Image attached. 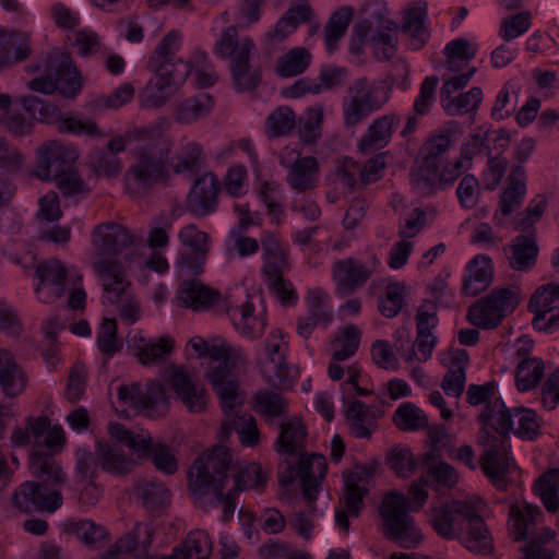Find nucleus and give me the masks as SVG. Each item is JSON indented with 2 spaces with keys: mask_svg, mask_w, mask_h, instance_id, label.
<instances>
[{
  "mask_svg": "<svg viewBox=\"0 0 559 559\" xmlns=\"http://www.w3.org/2000/svg\"><path fill=\"white\" fill-rule=\"evenodd\" d=\"M20 102L33 119L39 122H58L60 124V121L62 120L61 112L59 108L51 103L34 95L22 96Z\"/></svg>",
  "mask_w": 559,
  "mask_h": 559,
  "instance_id": "nucleus-52",
  "label": "nucleus"
},
{
  "mask_svg": "<svg viewBox=\"0 0 559 559\" xmlns=\"http://www.w3.org/2000/svg\"><path fill=\"white\" fill-rule=\"evenodd\" d=\"M360 342V331L355 325L345 326L338 336L332 341L334 348L332 359L343 361L352 357L358 349Z\"/></svg>",
  "mask_w": 559,
  "mask_h": 559,
  "instance_id": "nucleus-55",
  "label": "nucleus"
},
{
  "mask_svg": "<svg viewBox=\"0 0 559 559\" xmlns=\"http://www.w3.org/2000/svg\"><path fill=\"white\" fill-rule=\"evenodd\" d=\"M29 471L36 478L34 480L47 492H61L67 483V474L52 454L43 450H35L29 455Z\"/></svg>",
  "mask_w": 559,
  "mask_h": 559,
  "instance_id": "nucleus-18",
  "label": "nucleus"
},
{
  "mask_svg": "<svg viewBox=\"0 0 559 559\" xmlns=\"http://www.w3.org/2000/svg\"><path fill=\"white\" fill-rule=\"evenodd\" d=\"M55 183L64 198L85 197L91 191L75 165L59 177Z\"/></svg>",
  "mask_w": 559,
  "mask_h": 559,
  "instance_id": "nucleus-61",
  "label": "nucleus"
},
{
  "mask_svg": "<svg viewBox=\"0 0 559 559\" xmlns=\"http://www.w3.org/2000/svg\"><path fill=\"white\" fill-rule=\"evenodd\" d=\"M513 419V409L510 411L501 397L495 399L492 404H487L478 416V420L483 424L481 428L491 427L499 435L498 438L502 439H508L509 432L514 430Z\"/></svg>",
  "mask_w": 559,
  "mask_h": 559,
  "instance_id": "nucleus-28",
  "label": "nucleus"
},
{
  "mask_svg": "<svg viewBox=\"0 0 559 559\" xmlns=\"http://www.w3.org/2000/svg\"><path fill=\"white\" fill-rule=\"evenodd\" d=\"M267 131L272 136H282L296 127V115L288 106L276 108L266 120Z\"/></svg>",
  "mask_w": 559,
  "mask_h": 559,
  "instance_id": "nucleus-62",
  "label": "nucleus"
},
{
  "mask_svg": "<svg viewBox=\"0 0 559 559\" xmlns=\"http://www.w3.org/2000/svg\"><path fill=\"white\" fill-rule=\"evenodd\" d=\"M452 145L450 134L430 136L420 147L417 168L412 173V181L416 188L425 193L436 189V176L447 162L445 154Z\"/></svg>",
  "mask_w": 559,
  "mask_h": 559,
  "instance_id": "nucleus-10",
  "label": "nucleus"
},
{
  "mask_svg": "<svg viewBox=\"0 0 559 559\" xmlns=\"http://www.w3.org/2000/svg\"><path fill=\"white\" fill-rule=\"evenodd\" d=\"M231 466L229 450L224 445H215L195 459L189 471V489L195 504L204 511L223 506L224 522L231 519L239 491L263 487L266 481L261 464L253 462L241 468L235 478V486L224 495L223 489Z\"/></svg>",
  "mask_w": 559,
  "mask_h": 559,
  "instance_id": "nucleus-1",
  "label": "nucleus"
},
{
  "mask_svg": "<svg viewBox=\"0 0 559 559\" xmlns=\"http://www.w3.org/2000/svg\"><path fill=\"white\" fill-rule=\"evenodd\" d=\"M467 276L463 281L462 293L477 296L485 292L493 278L491 260L484 255L475 257L467 265Z\"/></svg>",
  "mask_w": 559,
  "mask_h": 559,
  "instance_id": "nucleus-26",
  "label": "nucleus"
},
{
  "mask_svg": "<svg viewBox=\"0 0 559 559\" xmlns=\"http://www.w3.org/2000/svg\"><path fill=\"white\" fill-rule=\"evenodd\" d=\"M36 274L40 281L36 287V293L39 292L40 285L48 283L51 286L52 295L56 299L64 294L67 267L58 260H49L40 263L36 269Z\"/></svg>",
  "mask_w": 559,
  "mask_h": 559,
  "instance_id": "nucleus-40",
  "label": "nucleus"
},
{
  "mask_svg": "<svg viewBox=\"0 0 559 559\" xmlns=\"http://www.w3.org/2000/svg\"><path fill=\"white\" fill-rule=\"evenodd\" d=\"M229 70L231 85L238 93H251L262 82L261 68L251 62V57L229 63Z\"/></svg>",
  "mask_w": 559,
  "mask_h": 559,
  "instance_id": "nucleus-33",
  "label": "nucleus"
},
{
  "mask_svg": "<svg viewBox=\"0 0 559 559\" xmlns=\"http://www.w3.org/2000/svg\"><path fill=\"white\" fill-rule=\"evenodd\" d=\"M1 36L5 39L0 49V70L14 63L26 60L32 49L28 41L15 33H7L2 29Z\"/></svg>",
  "mask_w": 559,
  "mask_h": 559,
  "instance_id": "nucleus-39",
  "label": "nucleus"
},
{
  "mask_svg": "<svg viewBox=\"0 0 559 559\" xmlns=\"http://www.w3.org/2000/svg\"><path fill=\"white\" fill-rule=\"evenodd\" d=\"M483 99V91L480 87H473L467 93L447 99L442 103V107L450 116L464 115L475 112Z\"/></svg>",
  "mask_w": 559,
  "mask_h": 559,
  "instance_id": "nucleus-56",
  "label": "nucleus"
},
{
  "mask_svg": "<svg viewBox=\"0 0 559 559\" xmlns=\"http://www.w3.org/2000/svg\"><path fill=\"white\" fill-rule=\"evenodd\" d=\"M535 487L545 508L556 512L559 508V469L551 468L544 473L536 481Z\"/></svg>",
  "mask_w": 559,
  "mask_h": 559,
  "instance_id": "nucleus-53",
  "label": "nucleus"
},
{
  "mask_svg": "<svg viewBox=\"0 0 559 559\" xmlns=\"http://www.w3.org/2000/svg\"><path fill=\"white\" fill-rule=\"evenodd\" d=\"M92 242L102 260H110L109 257L120 254L124 249L134 243L135 237L121 224L107 222L97 225L92 233Z\"/></svg>",
  "mask_w": 559,
  "mask_h": 559,
  "instance_id": "nucleus-17",
  "label": "nucleus"
},
{
  "mask_svg": "<svg viewBox=\"0 0 559 559\" xmlns=\"http://www.w3.org/2000/svg\"><path fill=\"white\" fill-rule=\"evenodd\" d=\"M318 170L317 159L312 156H307L296 159L293 164L288 182L290 187L300 192L314 187V174Z\"/></svg>",
  "mask_w": 559,
  "mask_h": 559,
  "instance_id": "nucleus-47",
  "label": "nucleus"
},
{
  "mask_svg": "<svg viewBox=\"0 0 559 559\" xmlns=\"http://www.w3.org/2000/svg\"><path fill=\"white\" fill-rule=\"evenodd\" d=\"M94 270L100 278L105 298L119 305L118 312L122 320L134 323L140 318V305L129 290L127 272L117 260L94 262Z\"/></svg>",
  "mask_w": 559,
  "mask_h": 559,
  "instance_id": "nucleus-5",
  "label": "nucleus"
},
{
  "mask_svg": "<svg viewBox=\"0 0 559 559\" xmlns=\"http://www.w3.org/2000/svg\"><path fill=\"white\" fill-rule=\"evenodd\" d=\"M354 10L352 7H342L334 11L324 25V43L328 51L337 49L338 41L344 37L353 20Z\"/></svg>",
  "mask_w": 559,
  "mask_h": 559,
  "instance_id": "nucleus-37",
  "label": "nucleus"
},
{
  "mask_svg": "<svg viewBox=\"0 0 559 559\" xmlns=\"http://www.w3.org/2000/svg\"><path fill=\"white\" fill-rule=\"evenodd\" d=\"M95 454L98 466L112 475H124L132 471L135 462L116 444L98 442Z\"/></svg>",
  "mask_w": 559,
  "mask_h": 559,
  "instance_id": "nucleus-29",
  "label": "nucleus"
},
{
  "mask_svg": "<svg viewBox=\"0 0 559 559\" xmlns=\"http://www.w3.org/2000/svg\"><path fill=\"white\" fill-rule=\"evenodd\" d=\"M44 75L26 83L31 91L46 95L58 91L67 98H73L81 91L83 78L68 53L52 51L44 60Z\"/></svg>",
  "mask_w": 559,
  "mask_h": 559,
  "instance_id": "nucleus-4",
  "label": "nucleus"
},
{
  "mask_svg": "<svg viewBox=\"0 0 559 559\" xmlns=\"http://www.w3.org/2000/svg\"><path fill=\"white\" fill-rule=\"evenodd\" d=\"M461 532L462 535L457 536L456 539H460L469 551L480 555H488L492 551L491 535L484 519L475 508L473 509V515L468 518Z\"/></svg>",
  "mask_w": 559,
  "mask_h": 559,
  "instance_id": "nucleus-24",
  "label": "nucleus"
},
{
  "mask_svg": "<svg viewBox=\"0 0 559 559\" xmlns=\"http://www.w3.org/2000/svg\"><path fill=\"white\" fill-rule=\"evenodd\" d=\"M174 341L169 336H163L156 343H145L132 346L133 355L144 366L163 362L170 355Z\"/></svg>",
  "mask_w": 559,
  "mask_h": 559,
  "instance_id": "nucleus-45",
  "label": "nucleus"
},
{
  "mask_svg": "<svg viewBox=\"0 0 559 559\" xmlns=\"http://www.w3.org/2000/svg\"><path fill=\"white\" fill-rule=\"evenodd\" d=\"M134 495L148 511H156L166 507L170 498L167 487L156 479L139 480L134 488Z\"/></svg>",
  "mask_w": 559,
  "mask_h": 559,
  "instance_id": "nucleus-34",
  "label": "nucleus"
},
{
  "mask_svg": "<svg viewBox=\"0 0 559 559\" xmlns=\"http://www.w3.org/2000/svg\"><path fill=\"white\" fill-rule=\"evenodd\" d=\"M109 433L136 453L140 459H152L158 471L168 475L177 472V460L170 449L166 444L154 442L150 435L134 433L121 424L111 425Z\"/></svg>",
  "mask_w": 559,
  "mask_h": 559,
  "instance_id": "nucleus-9",
  "label": "nucleus"
},
{
  "mask_svg": "<svg viewBox=\"0 0 559 559\" xmlns=\"http://www.w3.org/2000/svg\"><path fill=\"white\" fill-rule=\"evenodd\" d=\"M392 420L403 431H416L428 427L426 414L411 402L400 405L394 412Z\"/></svg>",
  "mask_w": 559,
  "mask_h": 559,
  "instance_id": "nucleus-51",
  "label": "nucleus"
},
{
  "mask_svg": "<svg viewBox=\"0 0 559 559\" xmlns=\"http://www.w3.org/2000/svg\"><path fill=\"white\" fill-rule=\"evenodd\" d=\"M308 314L298 321L297 333L308 338L312 331L320 324H328L333 319V313L326 308L325 295L319 290H311L307 296Z\"/></svg>",
  "mask_w": 559,
  "mask_h": 559,
  "instance_id": "nucleus-25",
  "label": "nucleus"
},
{
  "mask_svg": "<svg viewBox=\"0 0 559 559\" xmlns=\"http://www.w3.org/2000/svg\"><path fill=\"white\" fill-rule=\"evenodd\" d=\"M411 510V499L397 491L388 493L379 509L385 537L405 549L416 548L423 540L420 530L409 515Z\"/></svg>",
  "mask_w": 559,
  "mask_h": 559,
  "instance_id": "nucleus-3",
  "label": "nucleus"
},
{
  "mask_svg": "<svg viewBox=\"0 0 559 559\" xmlns=\"http://www.w3.org/2000/svg\"><path fill=\"white\" fill-rule=\"evenodd\" d=\"M174 551L179 552L180 559H209L212 554V540L205 531L197 530Z\"/></svg>",
  "mask_w": 559,
  "mask_h": 559,
  "instance_id": "nucleus-44",
  "label": "nucleus"
},
{
  "mask_svg": "<svg viewBox=\"0 0 559 559\" xmlns=\"http://www.w3.org/2000/svg\"><path fill=\"white\" fill-rule=\"evenodd\" d=\"M514 418L518 420V428L514 435L524 440H535L540 435V420L535 411L531 408H513Z\"/></svg>",
  "mask_w": 559,
  "mask_h": 559,
  "instance_id": "nucleus-59",
  "label": "nucleus"
},
{
  "mask_svg": "<svg viewBox=\"0 0 559 559\" xmlns=\"http://www.w3.org/2000/svg\"><path fill=\"white\" fill-rule=\"evenodd\" d=\"M285 464V468L278 473V484L287 487L299 478L302 497L309 503L314 502L326 473L325 457L319 453H300L295 463L286 459Z\"/></svg>",
  "mask_w": 559,
  "mask_h": 559,
  "instance_id": "nucleus-7",
  "label": "nucleus"
},
{
  "mask_svg": "<svg viewBox=\"0 0 559 559\" xmlns=\"http://www.w3.org/2000/svg\"><path fill=\"white\" fill-rule=\"evenodd\" d=\"M37 152L38 160L34 174L43 181H56L73 167L78 159L75 150L57 144L56 142L39 146Z\"/></svg>",
  "mask_w": 559,
  "mask_h": 559,
  "instance_id": "nucleus-14",
  "label": "nucleus"
},
{
  "mask_svg": "<svg viewBox=\"0 0 559 559\" xmlns=\"http://www.w3.org/2000/svg\"><path fill=\"white\" fill-rule=\"evenodd\" d=\"M170 153L171 142L166 139L141 146L135 153V163L129 168V174L144 187H151L159 180L166 181L170 177Z\"/></svg>",
  "mask_w": 559,
  "mask_h": 559,
  "instance_id": "nucleus-8",
  "label": "nucleus"
},
{
  "mask_svg": "<svg viewBox=\"0 0 559 559\" xmlns=\"http://www.w3.org/2000/svg\"><path fill=\"white\" fill-rule=\"evenodd\" d=\"M255 49L250 37H239L236 26L231 25L223 29L219 39L214 46V52L222 59H228L229 63L237 62L239 58L251 57Z\"/></svg>",
  "mask_w": 559,
  "mask_h": 559,
  "instance_id": "nucleus-22",
  "label": "nucleus"
},
{
  "mask_svg": "<svg viewBox=\"0 0 559 559\" xmlns=\"http://www.w3.org/2000/svg\"><path fill=\"white\" fill-rule=\"evenodd\" d=\"M230 373L223 369H213L209 374V381L218 396L223 414L242 408L245 397L239 392V383L229 379Z\"/></svg>",
  "mask_w": 559,
  "mask_h": 559,
  "instance_id": "nucleus-23",
  "label": "nucleus"
},
{
  "mask_svg": "<svg viewBox=\"0 0 559 559\" xmlns=\"http://www.w3.org/2000/svg\"><path fill=\"white\" fill-rule=\"evenodd\" d=\"M144 535L145 539L141 542L143 548H147L152 543L153 530L146 524H136L132 532L120 537L111 548L126 558L127 555L133 552L139 544V538Z\"/></svg>",
  "mask_w": 559,
  "mask_h": 559,
  "instance_id": "nucleus-57",
  "label": "nucleus"
},
{
  "mask_svg": "<svg viewBox=\"0 0 559 559\" xmlns=\"http://www.w3.org/2000/svg\"><path fill=\"white\" fill-rule=\"evenodd\" d=\"M519 293L516 286L495 288L468 307V322L483 330L496 329L507 312L513 311L520 304Z\"/></svg>",
  "mask_w": 559,
  "mask_h": 559,
  "instance_id": "nucleus-6",
  "label": "nucleus"
},
{
  "mask_svg": "<svg viewBox=\"0 0 559 559\" xmlns=\"http://www.w3.org/2000/svg\"><path fill=\"white\" fill-rule=\"evenodd\" d=\"M509 264L515 271H526L536 263L538 246L533 235H520L510 246Z\"/></svg>",
  "mask_w": 559,
  "mask_h": 559,
  "instance_id": "nucleus-35",
  "label": "nucleus"
},
{
  "mask_svg": "<svg viewBox=\"0 0 559 559\" xmlns=\"http://www.w3.org/2000/svg\"><path fill=\"white\" fill-rule=\"evenodd\" d=\"M87 166L96 177L107 179L117 177L122 169L120 158L112 152H106L105 150L91 152Z\"/></svg>",
  "mask_w": 559,
  "mask_h": 559,
  "instance_id": "nucleus-46",
  "label": "nucleus"
},
{
  "mask_svg": "<svg viewBox=\"0 0 559 559\" xmlns=\"http://www.w3.org/2000/svg\"><path fill=\"white\" fill-rule=\"evenodd\" d=\"M370 276L371 271L352 258L340 260L333 266V278L342 289L347 292L364 285Z\"/></svg>",
  "mask_w": 559,
  "mask_h": 559,
  "instance_id": "nucleus-30",
  "label": "nucleus"
},
{
  "mask_svg": "<svg viewBox=\"0 0 559 559\" xmlns=\"http://www.w3.org/2000/svg\"><path fill=\"white\" fill-rule=\"evenodd\" d=\"M253 400L255 411L266 418H280L288 413L287 400L274 391H258Z\"/></svg>",
  "mask_w": 559,
  "mask_h": 559,
  "instance_id": "nucleus-49",
  "label": "nucleus"
},
{
  "mask_svg": "<svg viewBox=\"0 0 559 559\" xmlns=\"http://www.w3.org/2000/svg\"><path fill=\"white\" fill-rule=\"evenodd\" d=\"M163 379L170 385L177 397L190 390V388L200 385L199 383L193 382L189 372L181 365H170L165 368Z\"/></svg>",
  "mask_w": 559,
  "mask_h": 559,
  "instance_id": "nucleus-64",
  "label": "nucleus"
},
{
  "mask_svg": "<svg viewBox=\"0 0 559 559\" xmlns=\"http://www.w3.org/2000/svg\"><path fill=\"white\" fill-rule=\"evenodd\" d=\"M0 386L8 396L19 395L25 388V379L11 353L0 349Z\"/></svg>",
  "mask_w": 559,
  "mask_h": 559,
  "instance_id": "nucleus-36",
  "label": "nucleus"
},
{
  "mask_svg": "<svg viewBox=\"0 0 559 559\" xmlns=\"http://www.w3.org/2000/svg\"><path fill=\"white\" fill-rule=\"evenodd\" d=\"M179 239L189 252L182 253L179 260L182 274L199 275L204 270V264L210 251L209 235L190 224L179 233Z\"/></svg>",
  "mask_w": 559,
  "mask_h": 559,
  "instance_id": "nucleus-15",
  "label": "nucleus"
},
{
  "mask_svg": "<svg viewBox=\"0 0 559 559\" xmlns=\"http://www.w3.org/2000/svg\"><path fill=\"white\" fill-rule=\"evenodd\" d=\"M399 124L400 118L395 114H388L374 119L358 143L359 152L368 155L383 148L390 142Z\"/></svg>",
  "mask_w": 559,
  "mask_h": 559,
  "instance_id": "nucleus-21",
  "label": "nucleus"
},
{
  "mask_svg": "<svg viewBox=\"0 0 559 559\" xmlns=\"http://www.w3.org/2000/svg\"><path fill=\"white\" fill-rule=\"evenodd\" d=\"M474 506L463 500H451L431 509L430 523L442 538L452 540L461 536L464 524L473 515Z\"/></svg>",
  "mask_w": 559,
  "mask_h": 559,
  "instance_id": "nucleus-12",
  "label": "nucleus"
},
{
  "mask_svg": "<svg viewBox=\"0 0 559 559\" xmlns=\"http://www.w3.org/2000/svg\"><path fill=\"white\" fill-rule=\"evenodd\" d=\"M218 290L205 286L198 280H186L179 286V300L193 310L207 309L219 299Z\"/></svg>",
  "mask_w": 559,
  "mask_h": 559,
  "instance_id": "nucleus-27",
  "label": "nucleus"
},
{
  "mask_svg": "<svg viewBox=\"0 0 559 559\" xmlns=\"http://www.w3.org/2000/svg\"><path fill=\"white\" fill-rule=\"evenodd\" d=\"M350 97L342 104L344 124L352 128L360 123L372 111L381 108L382 104L373 97L372 90L368 86L366 78L358 79L348 88Z\"/></svg>",
  "mask_w": 559,
  "mask_h": 559,
  "instance_id": "nucleus-16",
  "label": "nucleus"
},
{
  "mask_svg": "<svg viewBox=\"0 0 559 559\" xmlns=\"http://www.w3.org/2000/svg\"><path fill=\"white\" fill-rule=\"evenodd\" d=\"M544 373V364L540 359L528 358L522 360L516 368V386L525 392L535 388Z\"/></svg>",
  "mask_w": 559,
  "mask_h": 559,
  "instance_id": "nucleus-58",
  "label": "nucleus"
},
{
  "mask_svg": "<svg viewBox=\"0 0 559 559\" xmlns=\"http://www.w3.org/2000/svg\"><path fill=\"white\" fill-rule=\"evenodd\" d=\"M11 503L20 513H53L62 506L61 492H47L37 483L27 480L21 484L11 496Z\"/></svg>",
  "mask_w": 559,
  "mask_h": 559,
  "instance_id": "nucleus-13",
  "label": "nucleus"
},
{
  "mask_svg": "<svg viewBox=\"0 0 559 559\" xmlns=\"http://www.w3.org/2000/svg\"><path fill=\"white\" fill-rule=\"evenodd\" d=\"M66 530L86 546H95L107 537L105 527L92 520L69 521L66 524Z\"/></svg>",
  "mask_w": 559,
  "mask_h": 559,
  "instance_id": "nucleus-54",
  "label": "nucleus"
},
{
  "mask_svg": "<svg viewBox=\"0 0 559 559\" xmlns=\"http://www.w3.org/2000/svg\"><path fill=\"white\" fill-rule=\"evenodd\" d=\"M310 62L311 53L304 47H296L278 59L276 73L283 78L296 76L304 73Z\"/></svg>",
  "mask_w": 559,
  "mask_h": 559,
  "instance_id": "nucleus-48",
  "label": "nucleus"
},
{
  "mask_svg": "<svg viewBox=\"0 0 559 559\" xmlns=\"http://www.w3.org/2000/svg\"><path fill=\"white\" fill-rule=\"evenodd\" d=\"M218 189L217 178L212 173L204 174L195 179L187 197L189 211L199 216H206L212 213L217 205Z\"/></svg>",
  "mask_w": 559,
  "mask_h": 559,
  "instance_id": "nucleus-19",
  "label": "nucleus"
},
{
  "mask_svg": "<svg viewBox=\"0 0 559 559\" xmlns=\"http://www.w3.org/2000/svg\"><path fill=\"white\" fill-rule=\"evenodd\" d=\"M254 307L251 302L246 301L240 308L233 312V320L237 329L242 334L255 337L262 333L263 323L253 314Z\"/></svg>",
  "mask_w": 559,
  "mask_h": 559,
  "instance_id": "nucleus-60",
  "label": "nucleus"
},
{
  "mask_svg": "<svg viewBox=\"0 0 559 559\" xmlns=\"http://www.w3.org/2000/svg\"><path fill=\"white\" fill-rule=\"evenodd\" d=\"M559 300V284L549 283L538 287L528 302V310L535 314L532 324L538 326L545 320L546 313L552 310V302Z\"/></svg>",
  "mask_w": 559,
  "mask_h": 559,
  "instance_id": "nucleus-42",
  "label": "nucleus"
},
{
  "mask_svg": "<svg viewBox=\"0 0 559 559\" xmlns=\"http://www.w3.org/2000/svg\"><path fill=\"white\" fill-rule=\"evenodd\" d=\"M346 420L350 432L359 439H370L372 430L377 427L374 413L360 400L349 403L346 413Z\"/></svg>",
  "mask_w": 559,
  "mask_h": 559,
  "instance_id": "nucleus-32",
  "label": "nucleus"
},
{
  "mask_svg": "<svg viewBox=\"0 0 559 559\" xmlns=\"http://www.w3.org/2000/svg\"><path fill=\"white\" fill-rule=\"evenodd\" d=\"M506 440L498 438L481 428L478 436V443L484 448L480 456V467L492 485L499 490H506L508 483L506 474L511 466V456L509 455Z\"/></svg>",
  "mask_w": 559,
  "mask_h": 559,
  "instance_id": "nucleus-11",
  "label": "nucleus"
},
{
  "mask_svg": "<svg viewBox=\"0 0 559 559\" xmlns=\"http://www.w3.org/2000/svg\"><path fill=\"white\" fill-rule=\"evenodd\" d=\"M205 357L217 361L218 366L214 369H223L225 373H231L233 370L245 365V355L241 349L234 348L227 344L210 345Z\"/></svg>",
  "mask_w": 559,
  "mask_h": 559,
  "instance_id": "nucleus-50",
  "label": "nucleus"
},
{
  "mask_svg": "<svg viewBox=\"0 0 559 559\" xmlns=\"http://www.w3.org/2000/svg\"><path fill=\"white\" fill-rule=\"evenodd\" d=\"M540 514L542 511L538 507L528 503L525 504L523 511L515 506L511 507L510 515L513 518L512 528L518 533L514 538L516 542L526 538L530 525L535 524L536 515Z\"/></svg>",
  "mask_w": 559,
  "mask_h": 559,
  "instance_id": "nucleus-63",
  "label": "nucleus"
},
{
  "mask_svg": "<svg viewBox=\"0 0 559 559\" xmlns=\"http://www.w3.org/2000/svg\"><path fill=\"white\" fill-rule=\"evenodd\" d=\"M213 108V98L209 94L190 97L179 103L175 109V119L180 123H193L207 116Z\"/></svg>",
  "mask_w": 559,
  "mask_h": 559,
  "instance_id": "nucleus-41",
  "label": "nucleus"
},
{
  "mask_svg": "<svg viewBox=\"0 0 559 559\" xmlns=\"http://www.w3.org/2000/svg\"><path fill=\"white\" fill-rule=\"evenodd\" d=\"M421 467L426 476L439 485L453 487L457 483L459 476L454 467L445 462L438 461L436 449H431L424 454Z\"/></svg>",
  "mask_w": 559,
  "mask_h": 559,
  "instance_id": "nucleus-38",
  "label": "nucleus"
},
{
  "mask_svg": "<svg viewBox=\"0 0 559 559\" xmlns=\"http://www.w3.org/2000/svg\"><path fill=\"white\" fill-rule=\"evenodd\" d=\"M177 35L169 32L150 57L147 68L154 76L139 94L140 106L145 109L163 107L181 87L192 66L177 57Z\"/></svg>",
  "mask_w": 559,
  "mask_h": 559,
  "instance_id": "nucleus-2",
  "label": "nucleus"
},
{
  "mask_svg": "<svg viewBox=\"0 0 559 559\" xmlns=\"http://www.w3.org/2000/svg\"><path fill=\"white\" fill-rule=\"evenodd\" d=\"M202 146L193 141L181 144L169 163L175 174L198 173L202 164Z\"/></svg>",
  "mask_w": 559,
  "mask_h": 559,
  "instance_id": "nucleus-43",
  "label": "nucleus"
},
{
  "mask_svg": "<svg viewBox=\"0 0 559 559\" xmlns=\"http://www.w3.org/2000/svg\"><path fill=\"white\" fill-rule=\"evenodd\" d=\"M262 248V273L264 277L280 278L290 270L289 252L273 233H264L260 239Z\"/></svg>",
  "mask_w": 559,
  "mask_h": 559,
  "instance_id": "nucleus-20",
  "label": "nucleus"
},
{
  "mask_svg": "<svg viewBox=\"0 0 559 559\" xmlns=\"http://www.w3.org/2000/svg\"><path fill=\"white\" fill-rule=\"evenodd\" d=\"M307 437V428L298 417L283 421L280 426V435L275 441L280 453L294 455L304 449Z\"/></svg>",
  "mask_w": 559,
  "mask_h": 559,
  "instance_id": "nucleus-31",
  "label": "nucleus"
}]
</instances>
